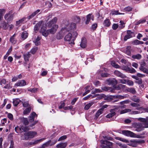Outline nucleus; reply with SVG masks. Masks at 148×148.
I'll use <instances>...</instances> for the list:
<instances>
[{"label":"nucleus","mask_w":148,"mask_h":148,"mask_svg":"<svg viewBox=\"0 0 148 148\" xmlns=\"http://www.w3.org/2000/svg\"><path fill=\"white\" fill-rule=\"evenodd\" d=\"M8 117L11 120H12L13 119V115L10 113H8Z\"/></svg>","instance_id":"nucleus-60"},{"label":"nucleus","mask_w":148,"mask_h":148,"mask_svg":"<svg viewBox=\"0 0 148 148\" xmlns=\"http://www.w3.org/2000/svg\"><path fill=\"white\" fill-rule=\"evenodd\" d=\"M140 41L136 39L132 42V43L134 45H139V42Z\"/></svg>","instance_id":"nucleus-51"},{"label":"nucleus","mask_w":148,"mask_h":148,"mask_svg":"<svg viewBox=\"0 0 148 148\" xmlns=\"http://www.w3.org/2000/svg\"><path fill=\"white\" fill-rule=\"evenodd\" d=\"M75 39V38H73V37L72 36V34L70 33H69L66 35L64 38V40L65 41L69 42L71 41L69 43L71 44V45L74 44V40Z\"/></svg>","instance_id":"nucleus-5"},{"label":"nucleus","mask_w":148,"mask_h":148,"mask_svg":"<svg viewBox=\"0 0 148 148\" xmlns=\"http://www.w3.org/2000/svg\"><path fill=\"white\" fill-rule=\"evenodd\" d=\"M67 138V136L66 135H64L60 137L58 139V141H60L62 140H64Z\"/></svg>","instance_id":"nucleus-64"},{"label":"nucleus","mask_w":148,"mask_h":148,"mask_svg":"<svg viewBox=\"0 0 148 148\" xmlns=\"http://www.w3.org/2000/svg\"><path fill=\"white\" fill-rule=\"evenodd\" d=\"M37 134V132H29V139L34 138V136Z\"/></svg>","instance_id":"nucleus-19"},{"label":"nucleus","mask_w":148,"mask_h":148,"mask_svg":"<svg viewBox=\"0 0 148 148\" xmlns=\"http://www.w3.org/2000/svg\"><path fill=\"white\" fill-rule=\"evenodd\" d=\"M126 87V86L122 84L116 86L114 89H112V92H114L115 90H123Z\"/></svg>","instance_id":"nucleus-8"},{"label":"nucleus","mask_w":148,"mask_h":148,"mask_svg":"<svg viewBox=\"0 0 148 148\" xmlns=\"http://www.w3.org/2000/svg\"><path fill=\"white\" fill-rule=\"evenodd\" d=\"M103 25L105 27H108L110 25V22L109 19H106L105 20L103 23Z\"/></svg>","instance_id":"nucleus-26"},{"label":"nucleus","mask_w":148,"mask_h":148,"mask_svg":"<svg viewBox=\"0 0 148 148\" xmlns=\"http://www.w3.org/2000/svg\"><path fill=\"white\" fill-rule=\"evenodd\" d=\"M102 90L108 92H111V87H106V86H102L101 88Z\"/></svg>","instance_id":"nucleus-33"},{"label":"nucleus","mask_w":148,"mask_h":148,"mask_svg":"<svg viewBox=\"0 0 148 148\" xmlns=\"http://www.w3.org/2000/svg\"><path fill=\"white\" fill-rule=\"evenodd\" d=\"M114 74L117 76L123 79H125L126 77V75L119 71L115 70L114 72Z\"/></svg>","instance_id":"nucleus-12"},{"label":"nucleus","mask_w":148,"mask_h":148,"mask_svg":"<svg viewBox=\"0 0 148 148\" xmlns=\"http://www.w3.org/2000/svg\"><path fill=\"white\" fill-rule=\"evenodd\" d=\"M41 38V37L37 36L36 38L34 41L35 45L36 46H38L40 45V40Z\"/></svg>","instance_id":"nucleus-22"},{"label":"nucleus","mask_w":148,"mask_h":148,"mask_svg":"<svg viewBox=\"0 0 148 148\" xmlns=\"http://www.w3.org/2000/svg\"><path fill=\"white\" fill-rule=\"evenodd\" d=\"M89 87V86H87L85 88L86 89V92H84L83 94V96H84L86 95L87 94L90 92V90H87L88 88Z\"/></svg>","instance_id":"nucleus-55"},{"label":"nucleus","mask_w":148,"mask_h":148,"mask_svg":"<svg viewBox=\"0 0 148 148\" xmlns=\"http://www.w3.org/2000/svg\"><path fill=\"white\" fill-rule=\"evenodd\" d=\"M16 34H14L10 38V41L12 43L15 44L16 42V40L14 38Z\"/></svg>","instance_id":"nucleus-24"},{"label":"nucleus","mask_w":148,"mask_h":148,"mask_svg":"<svg viewBox=\"0 0 148 148\" xmlns=\"http://www.w3.org/2000/svg\"><path fill=\"white\" fill-rule=\"evenodd\" d=\"M129 96V95L128 94H126L124 95H116L115 96H112V97H115L116 98H119V99H123L124 98H127ZM118 101V99L115 100V101H113L112 99V102H114L116 101Z\"/></svg>","instance_id":"nucleus-13"},{"label":"nucleus","mask_w":148,"mask_h":148,"mask_svg":"<svg viewBox=\"0 0 148 148\" xmlns=\"http://www.w3.org/2000/svg\"><path fill=\"white\" fill-rule=\"evenodd\" d=\"M119 25L116 23H114L112 26V28L114 30L116 29L119 27Z\"/></svg>","instance_id":"nucleus-62"},{"label":"nucleus","mask_w":148,"mask_h":148,"mask_svg":"<svg viewBox=\"0 0 148 148\" xmlns=\"http://www.w3.org/2000/svg\"><path fill=\"white\" fill-rule=\"evenodd\" d=\"M24 134L25 136L23 139L25 140H29V132H25Z\"/></svg>","instance_id":"nucleus-48"},{"label":"nucleus","mask_w":148,"mask_h":148,"mask_svg":"<svg viewBox=\"0 0 148 148\" xmlns=\"http://www.w3.org/2000/svg\"><path fill=\"white\" fill-rule=\"evenodd\" d=\"M91 15V14H89L86 16V19L85 21L86 24H88L89 23L90 21Z\"/></svg>","instance_id":"nucleus-29"},{"label":"nucleus","mask_w":148,"mask_h":148,"mask_svg":"<svg viewBox=\"0 0 148 148\" xmlns=\"http://www.w3.org/2000/svg\"><path fill=\"white\" fill-rule=\"evenodd\" d=\"M38 47H35L33 48L30 51V53L32 54H34L38 50Z\"/></svg>","instance_id":"nucleus-50"},{"label":"nucleus","mask_w":148,"mask_h":148,"mask_svg":"<svg viewBox=\"0 0 148 148\" xmlns=\"http://www.w3.org/2000/svg\"><path fill=\"white\" fill-rule=\"evenodd\" d=\"M138 120L141 122H144V126L142 124L140 123H134V126L135 127V131L139 132L143 131L145 128H148V116L145 118H139Z\"/></svg>","instance_id":"nucleus-1"},{"label":"nucleus","mask_w":148,"mask_h":148,"mask_svg":"<svg viewBox=\"0 0 148 148\" xmlns=\"http://www.w3.org/2000/svg\"><path fill=\"white\" fill-rule=\"evenodd\" d=\"M132 9V8L130 6L126 7L124 8V10L128 12L131 11Z\"/></svg>","instance_id":"nucleus-57"},{"label":"nucleus","mask_w":148,"mask_h":148,"mask_svg":"<svg viewBox=\"0 0 148 148\" xmlns=\"http://www.w3.org/2000/svg\"><path fill=\"white\" fill-rule=\"evenodd\" d=\"M9 25L8 23L4 21L3 23V27L4 29H8Z\"/></svg>","instance_id":"nucleus-52"},{"label":"nucleus","mask_w":148,"mask_h":148,"mask_svg":"<svg viewBox=\"0 0 148 148\" xmlns=\"http://www.w3.org/2000/svg\"><path fill=\"white\" fill-rule=\"evenodd\" d=\"M127 91L133 94H135L136 93V91L135 88H127Z\"/></svg>","instance_id":"nucleus-21"},{"label":"nucleus","mask_w":148,"mask_h":148,"mask_svg":"<svg viewBox=\"0 0 148 148\" xmlns=\"http://www.w3.org/2000/svg\"><path fill=\"white\" fill-rule=\"evenodd\" d=\"M66 31H67L66 28H62L61 30L59 32L56 36L58 39H60L63 38L64 34H66Z\"/></svg>","instance_id":"nucleus-6"},{"label":"nucleus","mask_w":148,"mask_h":148,"mask_svg":"<svg viewBox=\"0 0 148 148\" xmlns=\"http://www.w3.org/2000/svg\"><path fill=\"white\" fill-rule=\"evenodd\" d=\"M116 139H117L118 140L122 141L123 142L125 143H129V141L126 139L123 138H121L119 137H117Z\"/></svg>","instance_id":"nucleus-47"},{"label":"nucleus","mask_w":148,"mask_h":148,"mask_svg":"<svg viewBox=\"0 0 148 148\" xmlns=\"http://www.w3.org/2000/svg\"><path fill=\"white\" fill-rule=\"evenodd\" d=\"M67 145V143H62L58 144L56 145L57 148H65Z\"/></svg>","instance_id":"nucleus-18"},{"label":"nucleus","mask_w":148,"mask_h":148,"mask_svg":"<svg viewBox=\"0 0 148 148\" xmlns=\"http://www.w3.org/2000/svg\"><path fill=\"white\" fill-rule=\"evenodd\" d=\"M112 66L116 68H119L120 66L114 61H112Z\"/></svg>","instance_id":"nucleus-43"},{"label":"nucleus","mask_w":148,"mask_h":148,"mask_svg":"<svg viewBox=\"0 0 148 148\" xmlns=\"http://www.w3.org/2000/svg\"><path fill=\"white\" fill-rule=\"evenodd\" d=\"M21 102V100L19 99H16L13 100V103L14 106H16Z\"/></svg>","instance_id":"nucleus-35"},{"label":"nucleus","mask_w":148,"mask_h":148,"mask_svg":"<svg viewBox=\"0 0 148 148\" xmlns=\"http://www.w3.org/2000/svg\"><path fill=\"white\" fill-rule=\"evenodd\" d=\"M51 142V140H49L47 142L43 144L41 146V148H45V147L49 146Z\"/></svg>","instance_id":"nucleus-38"},{"label":"nucleus","mask_w":148,"mask_h":148,"mask_svg":"<svg viewBox=\"0 0 148 148\" xmlns=\"http://www.w3.org/2000/svg\"><path fill=\"white\" fill-rule=\"evenodd\" d=\"M104 134H102L101 136H102L105 139L104 140L101 141V143L102 144L101 147L103 148H111V143L107 140H111V138L110 136H108L107 135H103Z\"/></svg>","instance_id":"nucleus-2"},{"label":"nucleus","mask_w":148,"mask_h":148,"mask_svg":"<svg viewBox=\"0 0 148 148\" xmlns=\"http://www.w3.org/2000/svg\"><path fill=\"white\" fill-rule=\"evenodd\" d=\"M124 14V13H120L119 12V11L118 10H112V15H122V14Z\"/></svg>","instance_id":"nucleus-39"},{"label":"nucleus","mask_w":148,"mask_h":148,"mask_svg":"<svg viewBox=\"0 0 148 148\" xmlns=\"http://www.w3.org/2000/svg\"><path fill=\"white\" fill-rule=\"evenodd\" d=\"M5 12V10L3 9H0V21L3 18V16Z\"/></svg>","instance_id":"nucleus-30"},{"label":"nucleus","mask_w":148,"mask_h":148,"mask_svg":"<svg viewBox=\"0 0 148 148\" xmlns=\"http://www.w3.org/2000/svg\"><path fill=\"white\" fill-rule=\"evenodd\" d=\"M131 99L132 101L136 103H139L140 101L139 99L136 95L133 96L131 98Z\"/></svg>","instance_id":"nucleus-28"},{"label":"nucleus","mask_w":148,"mask_h":148,"mask_svg":"<svg viewBox=\"0 0 148 148\" xmlns=\"http://www.w3.org/2000/svg\"><path fill=\"white\" fill-rule=\"evenodd\" d=\"M119 108H116L112 109V116L116 114V112H118L119 111Z\"/></svg>","instance_id":"nucleus-31"},{"label":"nucleus","mask_w":148,"mask_h":148,"mask_svg":"<svg viewBox=\"0 0 148 148\" xmlns=\"http://www.w3.org/2000/svg\"><path fill=\"white\" fill-rule=\"evenodd\" d=\"M58 27V26L57 25H55L51 29H49V34H53L56 32L57 29Z\"/></svg>","instance_id":"nucleus-11"},{"label":"nucleus","mask_w":148,"mask_h":148,"mask_svg":"<svg viewBox=\"0 0 148 148\" xmlns=\"http://www.w3.org/2000/svg\"><path fill=\"white\" fill-rule=\"evenodd\" d=\"M31 110V108L30 107H29L26 108L23 111V114L25 115L28 114L30 112Z\"/></svg>","instance_id":"nucleus-34"},{"label":"nucleus","mask_w":148,"mask_h":148,"mask_svg":"<svg viewBox=\"0 0 148 148\" xmlns=\"http://www.w3.org/2000/svg\"><path fill=\"white\" fill-rule=\"evenodd\" d=\"M65 105V103L64 102L61 101L60 103V104L58 105V108L59 109L64 108Z\"/></svg>","instance_id":"nucleus-45"},{"label":"nucleus","mask_w":148,"mask_h":148,"mask_svg":"<svg viewBox=\"0 0 148 148\" xmlns=\"http://www.w3.org/2000/svg\"><path fill=\"white\" fill-rule=\"evenodd\" d=\"M26 85V82L24 80H22L19 81L16 83V86H24Z\"/></svg>","instance_id":"nucleus-15"},{"label":"nucleus","mask_w":148,"mask_h":148,"mask_svg":"<svg viewBox=\"0 0 148 148\" xmlns=\"http://www.w3.org/2000/svg\"><path fill=\"white\" fill-rule=\"evenodd\" d=\"M94 103L93 102H91L87 104L84 107V109L86 110H88Z\"/></svg>","instance_id":"nucleus-37"},{"label":"nucleus","mask_w":148,"mask_h":148,"mask_svg":"<svg viewBox=\"0 0 148 148\" xmlns=\"http://www.w3.org/2000/svg\"><path fill=\"white\" fill-rule=\"evenodd\" d=\"M105 83L108 85L111 84V79L110 78L108 79L105 81Z\"/></svg>","instance_id":"nucleus-61"},{"label":"nucleus","mask_w":148,"mask_h":148,"mask_svg":"<svg viewBox=\"0 0 148 148\" xmlns=\"http://www.w3.org/2000/svg\"><path fill=\"white\" fill-rule=\"evenodd\" d=\"M140 66L139 68V69L141 71L145 68L144 67V66H146V63L144 60H143L140 62Z\"/></svg>","instance_id":"nucleus-16"},{"label":"nucleus","mask_w":148,"mask_h":148,"mask_svg":"<svg viewBox=\"0 0 148 148\" xmlns=\"http://www.w3.org/2000/svg\"><path fill=\"white\" fill-rule=\"evenodd\" d=\"M126 83L129 86H133L134 85V83L133 81L130 80H126Z\"/></svg>","instance_id":"nucleus-53"},{"label":"nucleus","mask_w":148,"mask_h":148,"mask_svg":"<svg viewBox=\"0 0 148 148\" xmlns=\"http://www.w3.org/2000/svg\"><path fill=\"white\" fill-rule=\"evenodd\" d=\"M131 109H126L120 111V114H121L125 113L127 112H131Z\"/></svg>","instance_id":"nucleus-42"},{"label":"nucleus","mask_w":148,"mask_h":148,"mask_svg":"<svg viewBox=\"0 0 148 148\" xmlns=\"http://www.w3.org/2000/svg\"><path fill=\"white\" fill-rule=\"evenodd\" d=\"M135 143H136V145L138 144H140L144 143L145 141L144 140H135V141H134Z\"/></svg>","instance_id":"nucleus-46"},{"label":"nucleus","mask_w":148,"mask_h":148,"mask_svg":"<svg viewBox=\"0 0 148 148\" xmlns=\"http://www.w3.org/2000/svg\"><path fill=\"white\" fill-rule=\"evenodd\" d=\"M22 132H26L30 129V128L28 126H21V127Z\"/></svg>","instance_id":"nucleus-32"},{"label":"nucleus","mask_w":148,"mask_h":148,"mask_svg":"<svg viewBox=\"0 0 148 148\" xmlns=\"http://www.w3.org/2000/svg\"><path fill=\"white\" fill-rule=\"evenodd\" d=\"M121 69L128 72L130 69V68L127 66H123L122 67Z\"/></svg>","instance_id":"nucleus-49"},{"label":"nucleus","mask_w":148,"mask_h":148,"mask_svg":"<svg viewBox=\"0 0 148 148\" xmlns=\"http://www.w3.org/2000/svg\"><path fill=\"white\" fill-rule=\"evenodd\" d=\"M97 94V98L99 99H101L103 98H104L105 97V95L104 94H102L100 95H99L98 94Z\"/></svg>","instance_id":"nucleus-63"},{"label":"nucleus","mask_w":148,"mask_h":148,"mask_svg":"<svg viewBox=\"0 0 148 148\" xmlns=\"http://www.w3.org/2000/svg\"><path fill=\"white\" fill-rule=\"evenodd\" d=\"M103 112V110L102 109L99 110L95 114V119H97L99 116Z\"/></svg>","instance_id":"nucleus-27"},{"label":"nucleus","mask_w":148,"mask_h":148,"mask_svg":"<svg viewBox=\"0 0 148 148\" xmlns=\"http://www.w3.org/2000/svg\"><path fill=\"white\" fill-rule=\"evenodd\" d=\"M132 58L134 59L140 60L142 58V56L140 54H138L136 55H133L132 56Z\"/></svg>","instance_id":"nucleus-40"},{"label":"nucleus","mask_w":148,"mask_h":148,"mask_svg":"<svg viewBox=\"0 0 148 148\" xmlns=\"http://www.w3.org/2000/svg\"><path fill=\"white\" fill-rule=\"evenodd\" d=\"M28 34L26 31H24L22 33L21 37L23 40L26 39L28 36Z\"/></svg>","instance_id":"nucleus-23"},{"label":"nucleus","mask_w":148,"mask_h":148,"mask_svg":"<svg viewBox=\"0 0 148 148\" xmlns=\"http://www.w3.org/2000/svg\"><path fill=\"white\" fill-rule=\"evenodd\" d=\"M45 139V138H41V139H40L39 140H36L35 141H34V142H30L29 143L30 145H35L36 144H37L38 143H39L41 141H43Z\"/></svg>","instance_id":"nucleus-36"},{"label":"nucleus","mask_w":148,"mask_h":148,"mask_svg":"<svg viewBox=\"0 0 148 148\" xmlns=\"http://www.w3.org/2000/svg\"><path fill=\"white\" fill-rule=\"evenodd\" d=\"M20 120L21 122L25 125H26L28 124L29 121L27 118L21 117L20 118Z\"/></svg>","instance_id":"nucleus-17"},{"label":"nucleus","mask_w":148,"mask_h":148,"mask_svg":"<svg viewBox=\"0 0 148 148\" xmlns=\"http://www.w3.org/2000/svg\"><path fill=\"white\" fill-rule=\"evenodd\" d=\"M38 90V89L37 88H33L32 89H30L28 90V91H29L32 92H36Z\"/></svg>","instance_id":"nucleus-59"},{"label":"nucleus","mask_w":148,"mask_h":148,"mask_svg":"<svg viewBox=\"0 0 148 148\" xmlns=\"http://www.w3.org/2000/svg\"><path fill=\"white\" fill-rule=\"evenodd\" d=\"M119 23H120V25L119 26V28L121 29L125 27V23L122 21H120Z\"/></svg>","instance_id":"nucleus-56"},{"label":"nucleus","mask_w":148,"mask_h":148,"mask_svg":"<svg viewBox=\"0 0 148 148\" xmlns=\"http://www.w3.org/2000/svg\"><path fill=\"white\" fill-rule=\"evenodd\" d=\"M80 46L82 48H85L86 47V38H82V39L81 42L80 44Z\"/></svg>","instance_id":"nucleus-14"},{"label":"nucleus","mask_w":148,"mask_h":148,"mask_svg":"<svg viewBox=\"0 0 148 148\" xmlns=\"http://www.w3.org/2000/svg\"><path fill=\"white\" fill-rule=\"evenodd\" d=\"M127 34L124 37V40L125 41L132 37V34H134V32L130 30H128L127 31Z\"/></svg>","instance_id":"nucleus-10"},{"label":"nucleus","mask_w":148,"mask_h":148,"mask_svg":"<svg viewBox=\"0 0 148 148\" xmlns=\"http://www.w3.org/2000/svg\"><path fill=\"white\" fill-rule=\"evenodd\" d=\"M135 141V140H130V142H129L128 145L132 147H135L137 145L136 143H135L134 141Z\"/></svg>","instance_id":"nucleus-41"},{"label":"nucleus","mask_w":148,"mask_h":148,"mask_svg":"<svg viewBox=\"0 0 148 148\" xmlns=\"http://www.w3.org/2000/svg\"><path fill=\"white\" fill-rule=\"evenodd\" d=\"M122 133L124 135L131 137L143 138V137L136 135L133 132L129 130H124L122 131Z\"/></svg>","instance_id":"nucleus-3"},{"label":"nucleus","mask_w":148,"mask_h":148,"mask_svg":"<svg viewBox=\"0 0 148 148\" xmlns=\"http://www.w3.org/2000/svg\"><path fill=\"white\" fill-rule=\"evenodd\" d=\"M14 15L12 10H10L4 16V18L8 22L10 23L13 19Z\"/></svg>","instance_id":"nucleus-4"},{"label":"nucleus","mask_w":148,"mask_h":148,"mask_svg":"<svg viewBox=\"0 0 148 148\" xmlns=\"http://www.w3.org/2000/svg\"><path fill=\"white\" fill-rule=\"evenodd\" d=\"M40 32L42 33V35L45 37H47L49 34L48 29L47 30L46 27H42L41 28Z\"/></svg>","instance_id":"nucleus-7"},{"label":"nucleus","mask_w":148,"mask_h":148,"mask_svg":"<svg viewBox=\"0 0 148 148\" xmlns=\"http://www.w3.org/2000/svg\"><path fill=\"white\" fill-rule=\"evenodd\" d=\"M117 83V82L115 78L112 79V89L114 88Z\"/></svg>","instance_id":"nucleus-20"},{"label":"nucleus","mask_w":148,"mask_h":148,"mask_svg":"<svg viewBox=\"0 0 148 148\" xmlns=\"http://www.w3.org/2000/svg\"><path fill=\"white\" fill-rule=\"evenodd\" d=\"M131 47L130 46H128L126 47V53L128 55H129L131 54V52L130 50Z\"/></svg>","instance_id":"nucleus-44"},{"label":"nucleus","mask_w":148,"mask_h":148,"mask_svg":"<svg viewBox=\"0 0 148 148\" xmlns=\"http://www.w3.org/2000/svg\"><path fill=\"white\" fill-rule=\"evenodd\" d=\"M58 20L57 17H55L52 20L50 21H49L47 23V26L48 27H51L55 23H56Z\"/></svg>","instance_id":"nucleus-9"},{"label":"nucleus","mask_w":148,"mask_h":148,"mask_svg":"<svg viewBox=\"0 0 148 148\" xmlns=\"http://www.w3.org/2000/svg\"><path fill=\"white\" fill-rule=\"evenodd\" d=\"M15 130L17 133H22V130H21V127H19L18 126L16 127L15 128Z\"/></svg>","instance_id":"nucleus-54"},{"label":"nucleus","mask_w":148,"mask_h":148,"mask_svg":"<svg viewBox=\"0 0 148 148\" xmlns=\"http://www.w3.org/2000/svg\"><path fill=\"white\" fill-rule=\"evenodd\" d=\"M31 56V55L29 53L24 54V58L25 62H27L28 61L29 58Z\"/></svg>","instance_id":"nucleus-25"},{"label":"nucleus","mask_w":148,"mask_h":148,"mask_svg":"<svg viewBox=\"0 0 148 148\" xmlns=\"http://www.w3.org/2000/svg\"><path fill=\"white\" fill-rule=\"evenodd\" d=\"M80 20V18L79 16H76L74 18V21L76 23H79Z\"/></svg>","instance_id":"nucleus-58"}]
</instances>
